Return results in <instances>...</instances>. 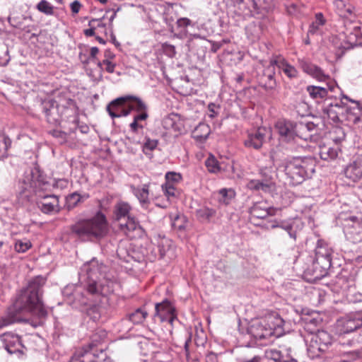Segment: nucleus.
<instances>
[{
  "label": "nucleus",
  "instance_id": "obj_62",
  "mask_svg": "<svg viewBox=\"0 0 362 362\" xmlns=\"http://www.w3.org/2000/svg\"><path fill=\"white\" fill-rule=\"evenodd\" d=\"M272 228H282L283 229H284L286 231H291L292 230V226L291 225H286V226H281V225H279L276 221H274V223H272V225L271 226Z\"/></svg>",
  "mask_w": 362,
  "mask_h": 362
},
{
  "label": "nucleus",
  "instance_id": "obj_35",
  "mask_svg": "<svg viewBox=\"0 0 362 362\" xmlns=\"http://www.w3.org/2000/svg\"><path fill=\"white\" fill-rule=\"evenodd\" d=\"M247 186L250 189L252 190H262L264 192H269L273 189L274 184L269 179H267L264 181L252 180L248 182Z\"/></svg>",
  "mask_w": 362,
  "mask_h": 362
},
{
  "label": "nucleus",
  "instance_id": "obj_37",
  "mask_svg": "<svg viewBox=\"0 0 362 362\" xmlns=\"http://www.w3.org/2000/svg\"><path fill=\"white\" fill-rule=\"evenodd\" d=\"M267 356L275 362H297L288 354H284L281 351L276 349L269 350L267 351Z\"/></svg>",
  "mask_w": 362,
  "mask_h": 362
},
{
  "label": "nucleus",
  "instance_id": "obj_1",
  "mask_svg": "<svg viewBox=\"0 0 362 362\" xmlns=\"http://www.w3.org/2000/svg\"><path fill=\"white\" fill-rule=\"evenodd\" d=\"M45 282L44 277L36 276L20 291L6 316L0 319V329L13 323L25 321L21 315H30L33 317L30 324L35 327L44 324L47 316V310L42 300Z\"/></svg>",
  "mask_w": 362,
  "mask_h": 362
},
{
  "label": "nucleus",
  "instance_id": "obj_21",
  "mask_svg": "<svg viewBox=\"0 0 362 362\" xmlns=\"http://www.w3.org/2000/svg\"><path fill=\"white\" fill-rule=\"evenodd\" d=\"M120 230L130 238H134L142 232L139 221L133 216H128L124 222L119 223Z\"/></svg>",
  "mask_w": 362,
  "mask_h": 362
},
{
  "label": "nucleus",
  "instance_id": "obj_48",
  "mask_svg": "<svg viewBox=\"0 0 362 362\" xmlns=\"http://www.w3.org/2000/svg\"><path fill=\"white\" fill-rule=\"evenodd\" d=\"M158 146V141L156 139H147L143 145V152L149 158L151 157V151Z\"/></svg>",
  "mask_w": 362,
  "mask_h": 362
},
{
  "label": "nucleus",
  "instance_id": "obj_22",
  "mask_svg": "<svg viewBox=\"0 0 362 362\" xmlns=\"http://www.w3.org/2000/svg\"><path fill=\"white\" fill-rule=\"evenodd\" d=\"M344 232L349 239L353 241L358 240L356 235H360L361 232V225L359 220L356 216H351L344 221Z\"/></svg>",
  "mask_w": 362,
  "mask_h": 362
},
{
  "label": "nucleus",
  "instance_id": "obj_60",
  "mask_svg": "<svg viewBox=\"0 0 362 362\" xmlns=\"http://www.w3.org/2000/svg\"><path fill=\"white\" fill-rule=\"evenodd\" d=\"M81 7V4L78 0L74 1L71 4V10L73 13H78Z\"/></svg>",
  "mask_w": 362,
  "mask_h": 362
},
{
  "label": "nucleus",
  "instance_id": "obj_2",
  "mask_svg": "<svg viewBox=\"0 0 362 362\" xmlns=\"http://www.w3.org/2000/svg\"><path fill=\"white\" fill-rule=\"evenodd\" d=\"M81 272L87 277V291L91 294L107 296L114 292L116 279L107 266L96 258L85 263Z\"/></svg>",
  "mask_w": 362,
  "mask_h": 362
},
{
  "label": "nucleus",
  "instance_id": "obj_13",
  "mask_svg": "<svg viewBox=\"0 0 362 362\" xmlns=\"http://www.w3.org/2000/svg\"><path fill=\"white\" fill-rule=\"evenodd\" d=\"M250 334L257 340L267 339L274 334L273 327L266 320L253 322L249 328Z\"/></svg>",
  "mask_w": 362,
  "mask_h": 362
},
{
  "label": "nucleus",
  "instance_id": "obj_18",
  "mask_svg": "<svg viewBox=\"0 0 362 362\" xmlns=\"http://www.w3.org/2000/svg\"><path fill=\"white\" fill-rule=\"evenodd\" d=\"M344 333H349L362 327V312L349 315L339 321Z\"/></svg>",
  "mask_w": 362,
  "mask_h": 362
},
{
  "label": "nucleus",
  "instance_id": "obj_56",
  "mask_svg": "<svg viewBox=\"0 0 362 362\" xmlns=\"http://www.w3.org/2000/svg\"><path fill=\"white\" fill-rule=\"evenodd\" d=\"M163 50L165 54L171 58L174 57L176 54L175 47L168 43H165L163 45Z\"/></svg>",
  "mask_w": 362,
  "mask_h": 362
},
{
  "label": "nucleus",
  "instance_id": "obj_14",
  "mask_svg": "<svg viewBox=\"0 0 362 362\" xmlns=\"http://www.w3.org/2000/svg\"><path fill=\"white\" fill-rule=\"evenodd\" d=\"M129 97H120L112 100L107 106V111L112 118L125 117L129 115L127 106Z\"/></svg>",
  "mask_w": 362,
  "mask_h": 362
},
{
  "label": "nucleus",
  "instance_id": "obj_33",
  "mask_svg": "<svg viewBox=\"0 0 362 362\" xmlns=\"http://www.w3.org/2000/svg\"><path fill=\"white\" fill-rule=\"evenodd\" d=\"M132 209L131 206L125 202H119L115 206L114 215L117 221H121L122 218H127Z\"/></svg>",
  "mask_w": 362,
  "mask_h": 362
},
{
  "label": "nucleus",
  "instance_id": "obj_20",
  "mask_svg": "<svg viewBox=\"0 0 362 362\" xmlns=\"http://www.w3.org/2000/svg\"><path fill=\"white\" fill-rule=\"evenodd\" d=\"M276 211V208L269 206L265 202H256L249 209L251 218L261 219L265 218L268 216H274Z\"/></svg>",
  "mask_w": 362,
  "mask_h": 362
},
{
  "label": "nucleus",
  "instance_id": "obj_32",
  "mask_svg": "<svg viewBox=\"0 0 362 362\" xmlns=\"http://www.w3.org/2000/svg\"><path fill=\"white\" fill-rule=\"evenodd\" d=\"M88 193L79 194L76 192L68 195L66 199V204L68 210L75 208L79 203L83 202L89 198Z\"/></svg>",
  "mask_w": 362,
  "mask_h": 362
},
{
  "label": "nucleus",
  "instance_id": "obj_53",
  "mask_svg": "<svg viewBox=\"0 0 362 362\" xmlns=\"http://www.w3.org/2000/svg\"><path fill=\"white\" fill-rule=\"evenodd\" d=\"M165 182L177 184L182 180V175L175 172H168L165 174Z\"/></svg>",
  "mask_w": 362,
  "mask_h": 362
},
{
  "label": "nucleus",
  "instance_id": "obj_25",
  "mask_svg": "<svg viewBox=\"0 0 362 362\" xmlns=\"http://www.w3.org/2000/svg\"><path fill=\"white\" fill-rule=\"evenodd\" d=\"M276 66V64L273 63L272 58L270 60L269 64L264 70L262 81L264 82V86L267 89H273L276 86V83L274 78Z\"/></svg>",
  "mask_w": 362,
  "mask_h": 362
},
{
  "label": "nucleus",
  "instance_id": "obj_40",
  "mask_svg": "<svg viewBox=\"0 0 362 362\" xmlns=\"http://www.w3.org/2000/svg\"><path fill=\"white\" fill-rule=\"evenodd\" d=\"M343 34L351 44H362V26H356L349 34L342 31Z\"/></svg>",
  "mask_w": 362,
  "mask_h": 362
},
{
  "label": "nucleus",
  "instance_id": "obj_7",
  "mask_svg": "<svg viewBox=\"0 0 362 362\" xmlns=\"http://www.w3.org/2000/svg\"><path fill=\"white\" fill-rule=\"evenodd\" d=\"M50 185L45 181L40 180H32L29 189L25 187L20 192V199L23 202H33L48 195L46 191L49 188Z\"/></svg>",
  "mask_w": 362,
  "mask_h": 362
},
{
  "label": "nucleus",
  "instance_id": "obj_44",
  "mask_svg": "<svg viewBox=\"0 0 362 362\" xmlns=\"http://www.w3.org/2000/svg\"><path fill=\"white\" fill-rule=\"evenodd\" d=\"M246 33L252 40L259 38L262 32L261 24H248L245 28Z\"/></svg>",
  "mask_w": 362,
  "mask_h": 362
},
{
  "label": "nucleus",
  "instance_id": "obj_41",
  "mask_svg": "<svg viewBox=\"0 0 362 362\" xmlns=\"http://www.w3.org/2000/svg\"><path fill=\"white\" fill-rule=\"evenodd\" d=\"M235 192L232 189H221L218 191V200L220 203L228 204L235 197Z\"/></svg>",
  "mask_w": 362,
  "mask_h": 362
},
{
  "label": "nucleus",
  "instance_id": "obj_12",
  "mask_svg": "<svg viewBox=\"0 0 362 362\" xmlns=\"http://www.w3.org/2000/svg\"><path fill=\"white\" fill-rule=\"evenodd\" d=\"M154 317H159L161 322H168L172 325L173 321L177 319L175 308L168 300L156 303Z\"/></svg>",
  "mask_w": 362,
  "mask_h": 362
},
{
  "label": "nucleus",
  "instance_id": "obj_46",
  "mask_svg": "<svg viewBox=\"0 0 362 362\" xmlns=\"http://www.w3.org/2000/svg\"><path fill=\"white\" fill-rule=\"evenodd\" d=\"M176 184L167 183L162 185V189L165 196L168 198L175 197L179 194V190L175 186Z\"/></svg>",
  "mask_w": 362,
  "mask_h": 362
},
{
  "label": "nucleus",
  "instance_id": "obj_8",
  "mask_svg": "<svg viewBox=\"0 0 362 362\" xmlns=\"http://www.w3.org/2000/svg\"><path fill=\"white\" fill-rule=\"evenodd\" d=\"M70 362H110L107 354L102 349L95 348V344H90L88 349L76 352Z\"/></svg>",
  "mask_w": 362,
  "mask_h": 362
},
{
  "label": "nucleus",
  "instance_id": "obj_4",
  "mask_svg": "<svg viewBox=\"0 0 362 362\" xmlns=\"http://www.w3.org/2000/svg\"><path fill=\"white\" fill-rule=\"evenodd\" d=\"M298 63L299 66L305 73L309 74L317 80L320 81H325L327 80L329 81L326 83L325 86H307L306 91L312 99L316 100L317 102H320L327 96L329 90L333 91L337 87V83L334 81H330L329 76L325 74L320 67L315 66L305 59H298Z\"/></svg>",
  "mask_w": 362,
  "mask_h": 362
},
{
  "label": "nucleus",
  "instance_id": "obj_15",
  "mask_svg": "<svg viewBox=\"0 0 362 362\" xmlns=\"http://www.w3.org/2000/svg\"><path fill=\"white\" fill-rule=\"evenodd\" d=\"M345 104L343 101L334 103L326 102L322 107V112L334 122L343 120Z\"/></svg>",
  "mask_w": 362,
  "mask_h": 362
},
{
  "label": "nucleus",
  "instance_id": "obj_61",
  "mask_svg": "<svg viewBox=\"0 0 362 362\" xmlns=\"http://www.w3.org/2000/svg\"><path fill=\"white\" fill-rule=\"evenodd\" d=\"M130 128L133 132H136L139 128H143V125L139 124V122L134 118L133 122L130 124Z\"/></svg>",
  "mask_w": 362,
  "mask_h": 362
},
{
  "label": "nucleus",
  "instance_id": "obj_59",
  "mask_svg": "<svg viewBox=\"0 0 362 362\" xmlns=\"http://www.w3.org/2000/svg\"><path fill=\"white\" fill-rule=\"evenodd\" d=\"M218 107L216 106L215 104L214 103H210L209 105H208V110H209V116L211 117V118H214V117H216L217 115V112L216 111V109H218Z\"/></svg>",
  "mask_w": 362,
  "mask_h": 362
},
{
  "label": "nucleus",
  "instance_id": "obj_17",
  "mask_svg": "<svg viewBox=\"0 0 362 362\" xmlns=\"http://www.w3.org/2000/svg\"><path fill=\"white\" fill-rule=\"evenodd\" d=\"M5 349L10 354L22 353L23 345L18 335L6 332L0 336Z\"/></svg>",
  "mask_w": 362,
  "mask_h": 362
},
{
  "label": "nucleus",
  "instance_id": "obj_28",
  "mask_svg": "<svg viewBox=\"0 0 362 362\" xmlns=\"http://www.w3.org/2000/svg\"><path fill=\"white\" fill-rule=\"evenodd\" d=\"M131 188L133 194L138 199L141 206L143 207H146L150 202L148 198L149 184H144L138 187L132 186Z\"/></svg>",
  "mask_w": 362,
  "mask_h": 362
},
{
  "label": "nucleus",
  "instance_id": "obj_42",
  "mask_svg": "<svg viewBox=\"0 0 362 362\" xmlns=\"http://www.w3.org/2000/svg\"><path fill=\"white\" fill-rule=\"evenodd\" d=\"M334 6L336 8L337 12L339 16L343 18H347L351 13L350 7L346 8V4L343 0H335Z\"/></svg>",
  "mask_w": 362,
  "mask_h": 362
},
{
  "label": "nucleus",
  "instance_id": "obj_26",
  "mask_svg": "<svg viewBox=\"0 0 362 362\" xmlns=\"http://www.w3.org/2000/svg\"><path fill=\"white\" fill-rule=\"evenodd\" d=\"M163 127L173 131L175 134H181L184 130V126L180 117L177 115H170L163 121Z\"/></svg>",
  "mask_w": 362,
  "mask_h": 362
},
{
  "label": "nucleus",
  "instance_id": "obj_16",
  "mask_svg": "<svg viewBox=\"0 0 362 362\" xmlns=\"http://www.w3.org/2000/svg\"><path fill=\"white\" fill-rule=\"evenodd\" d=\"M267 129L259 127L255 131L247 132V138L244 140V145L247 148L259 150L262 148L265 139Z\"/></svg>",
  "mask_w": 362,
  "mask_h": 362
},
{
  "label": "nucleus",
  "instance_id": "obj_51",
  "mask_svg": "<svg viewBox=\"0 0 362 362\" xmlns=\"http://www.w3.org/2000/svg\"><path fill=\"white\" fill-rule=\"evenodd\" d=\"M206 166L208 170L211 173H217L220 170V167L218 161L215 159L214 157H209L206 162Z\"/></svg>",
  "mask_w": 362,
  "mask_h": 362
},
{
  "label": "nucleus",
  "instance_id": "obj_47",
  "mask_svg": "<svg viewBox=\"0 0 362 362\" xmlns=\"http://www.w3.org/2000/svg\"><path fill=\"white\" fill-rule=\"evenodd\" d=\"M345 136L346 134L344 130L341 127H334L332 132L330 133L331 139L337 145L344 141L345 139Z\"/></svg>",
  "mask_w": 362,
  "mask_h": 362
},
{
  "label": "nucleus",
  "instance_id": "obj_3",
  "mask_svg": "<svg viewBox=\"0 0 362 362\" xmlns=\"http://www.w3.org/2000/svg\"><path fill=\"white\" fill-rule=\"evenodd\" d=\"M71 234L82 241L98 242L109 233V223L106 216L98 211L90 217L77 218L71 225Z\"/></svg>",
  "mask_w": 362,
  "mask_h": 362
},
{
  "label": "nucleus",
  "instance_id": "obj_49",
  "mask_svg": "<svg viewBox=\"0 0 362 362\" xmlns=\"http://www.w3.org/2000/svg\"><path fill=\"white\" fill-rule=\"evenodd\" d=\"M32 246V244L30 240L24 239V240H16L14 249L18 252H25L28 251Z\"/></svg>",
  "mask_w": 362,
  "mask_h": 362
},
{
  "label": "nucleus",
  "instance_id": "obj_23",
  "mask_svg": "<svg viewBox=\"0 0 362 362\" xmlns=\"http://www.w3.org/2000/svg\"><path fill=\"white\" fill-rule=\"evenodd\" d=\"M350 101L354 103V105L352 107L345 105L343 119L356 124L362 122V107L359 106L358 103L352 100H350Z\"/></svg>",
  "mask_w": 362,
  "mask_h": 362
},
{
  "label": "nucleus",
  "instance_id": "obj_55",
  "mask_svg": "<svg viewBox=\"0 0 362 362\" xmlns=\"http://www.w3.org/2000/svg\"><path fill=\"white\" fill-rule=\"evenodd\" d=\"M87 315L93 320L96 321L100 317L99 308L96 305H91L87 309Z\"/></svg>",
  "mask_w": 362,
  "mask_h": 362
},
{
  "label": "nucleus",
  "instance_id": "obj_43",
  "mask_svg": "<svg viewBox=\"0 0 362 362\" xmlns=\"http://www.w3.org/2000/svg\"><path fill=\"white\" fill-rule=\"evenodd\" d=\"M193 24H170V30L175 36L182 38L187 36V27Z\"/></svg>",
  "mask_w": 362,
  "mask_h": 362
},
{
  "label": "nucleus",
  "instance_id": "obj_54",
  "mask_svg": "<svg viewBox=\"0 0 362 362\" xmlns=\"http://www.w3.org/2000/svg\"><path fill=\"white\" fill-rule=\"evenodd\" d=\"M105 66V71L110 74H112L115 71V69L116 66V64L115 63H112L109 59H103L102 62H99L98 64V66L100 68H102V66Z\"/></svg>",
  "mask_w": 362,
  "mask_h": 362
},
{
  "label": "nucleus",
  "instance_id": "obj_58",
  "mask_svg": "<svg viewBox=\"0 0 362 362\" xmlns=\"http://www.w3.org/2000/svg\"><path fill=\"white\" fill-rule=\"evenodd\" d=\"M320 24H310L308 30V37L317 33L320 30Z\"/></svg>",
  "mask_w": 362,
  "mask_h": 362
},
{
  "label": "nucleus",
  "instance_id": "obj_11",
  "mask_svg": "<svg viewBox=\"0 0 362 362\" xmlns=\"http://www.w3.org/2000/svg\"><path fill=\"white\" fill-rule=\"evenodd\" d=\"M154 247L151 250L154 259H161L165 256L171 258L173 256V245L170 239L161 235H158L154 239Z\"/></svg>",
  "mask_w": 362,
  "mask_h": 362
},
{
  "label": "nucleus",
  "instance_id": "obj_34",
  "mask_svg": "<svg viewBox=\"0 0 362 362\" xmlns=\"http://www.w3.org/2000/svg\"><path fill=\"white\" fill-rule=\"evenodd\" d=\"M294 126L295 123L290 121H279L276 124L279 133L288 138H294Z\"/></svg>",
  "mask_w": 362,
  "mask_h": 362
},
{
  "label": "nucleus",
  "instance_id": "obj_5",
  "mask_svg": "<svg viewBox=\"0 0 362 362\" xmlns=\"http://www.w3.org/2000/svg\"><path fill=\"white\" fill-rule=\"evenodd\" d=\"M315 160L311 157H296L287 161L284 171L290 184L297 185L310 177L315 172Z\"/></svg>",
  "mask_w": 362,
  "mask_h": 362
},
{
  "label": "nucleus",
  "instance_id": "obj_31",
  "mask_svg": "<svg viewBox=\"0 0 362 362\" xmlns=\"http://www.w3.org/2000/svg\"><path fill=\"white\" fill-rule=\"evenodd\" d=\"M339 151V148L338 146L334 147L324 144L320 146L319 155L322 160H332L337 157Z\"/></svg>",
  "mask_w": 362,
  "mask_h": 362
},
{
  "label": "nucleus",
  "instance_id": "obj_10",
  "mask_svg": "<svg viewBox=\"0 0 362 362\" xmlns=\"http://www.w3.org/2000/svg\"><path fill=\"white\" fill-rule=\"evenodd\" d=\"M332 250L327 243L319 240L315 247V264L319 266L323 270H327L331 267Z\"/></svg>",
  "mask_w": 362,
  "mask_h": 362
},
{
  "label": "nucleus",
  "instance_id": "obj_63",
  "mask_svg": "<svg viewBox=\"0 0 362 362\" xmlns=\"http://www.w3.org/2000/svg\"><path fill=\"white\" fill-rule=\"evenodd\" d=\"M74 288L75 286L74 285L66 286L63 290V294L66 296L74 295L72 292L74 290Z\"/></svg>",
  "mask_w": 362,
  "mask_h": 362
},
{
  "label": "nucleus",
  "instance_id": "obj_19",
  "mask_svg": "<svg viewBox=\"0 0 362 362\" xmlns=\"http://www.w3.org/2000/svg\"><path fill=\"white\" fill-rule=\"evenodd\" d=\"M38 208L44 214H56L60 210L59 198L56 195H47L35 201Z\"/></svg>",
  "mask_w": 362,
  "mask_h": 362
},
{
  "label": "nucleus",
  "instance_id": "obj_30",
  "mask_svg": "<svg viewBox=\"0 0 362 362\" xmlns=\"http://www.w3.org/2000/svg\"><path fill=\"white\" fill-rule=\"evenodd\" d=\"M216 214L215 209L206 206H202L195 211L197 218L202 223H210Z\"/></svg>",
  "mask_w": 362,
  "mask_h": 362
},
{
  "label": "nucleus",
  "instance_id": "obj_36",
  "mask_svg": "<svg viewBox=\"0 0 362 362\" xmlns=\"http://www.w3.org/2000/svg\"><path fill=\"white\" fill-rule=\"evenodd\" d=\"M210 133L209 125L206 123H199L192 132V136L197 141H202L208 138Z\"/></svg>",
  "mask_w": 362,
  "mask_h": 362
},
{
  "label": "nucleus",
  "instance_id": "obj_38",
  "mask_svg": "<svg viewBox=\"0 0 362 362\" xmlns=\"http://www.w3.org/2000/svg\"><path fill=\"white\" fill-rule=\"evenodd\" d=\"M148 316V312L144 308L136 309L127 315L128 320L134 325L142 324Z\"/></svg>",
  "mask_w": 362,
  "mask_h": 362
},
{
  "label": "nucleus",
  "instance_id": "obj_9",
  "mask_svg": "<svg viewBox=\"0 0 362 362\" xmlns=\"http://www.w3.org/2000/svg\"><path fill=\"white\" fill-rule=\"evenodd\" d=\"M42 109L47 121L52 124H59L64 112L68 111V109L64 105H59L53 100L44 101L42 103Z\"/></svg>",
  "mask_w": 362,
  "mask_h": 362
},
{
  "label": "nucleus",
  "instance_id": "obj_27",
  "mask_svg": "<svg viewBox=\"0 0 362 362\" xmlns=\"http://www.w3.org/2000/svg\"><path fill=\"white\" fill-rule=\"evenodd\" d=\"M273 63L276 64V66L281 70L288 78H293L298 76V71L296 69L288 64L281 57H275L273 58Z\"/></svg>",
  "mask_w": 362,
  "mask_h": 362
},
{
  "label": "nucleus",
  "instance_id": "obj_57",
  "mask_svg": "<svg viewBox=\"0 0 362 362\" xmlns=\"http://www.w3.org/2000/svg\"><path fill=\"white\" fill-rule=\"evenodd\" d=\"M148 117V114L146 110L139 112V114L136 115L134 118L138 122L146 120Z\"/></svg>",
  "mask_w": 362,
  "mask_h": 362
},
{
  "label": "nucleus",
  "instance_id": "obj_29",
  "mask_svg": "<svg viewBox=\"0 0 362 362\" xmlns=\"http://www.w3.org/2000/svg\"><path fill=\"white\" fill-rule=\"evenodd\" d=\"M344 174L347 178L354 182H357L362 179V171L357 158L346 167Z\"/></svg>",
  "mask_w": 362,
  "mask_h": 362
},
{
  "label": "nucleus",
  "instance_id": "obj_64",
  "mask_svg": "<svg viewBox=\"0 0 362 362\" xmlns=\"http://www.w3.org/2000/svg\"><path fill=\"white\" fill-rule=\"evenodd\" d=\"M351 354L353 356V358H362V349L360 350L354 351L351 352Z\"/></svg>",
  "mask_w": 362,
  "mask_h": 362
},
{
  "label": "nucleus",
  "instance_id": "obj_6",
  "mask_svg": "<svg viewBox=\"0 0 362 362\" xmlns=\"http://www.w3.org/2000/svg\"><path fill=\"white\" fill-rule=\"evenodd\" d=\"M308 355L310 358H315L324 352L332 344L331 335L325 330H318L316 333H310L305 338Z\"/></svg>",
  "mask_w": 362,
  "mask_h": 362
},
{
  "label": "nucleus",
  "instance_id": "obj_45",
  "mask_svg": "<svg viewBox=\"0 0 362 362\" xmlns=\"http://www.w3.org/2000/svg\"><path fill=\"white\" fill-rule=\"evenodd\" d=\"M257 13L268 12L273 8L272 0H257L254 3Z\"/></svg>",
  "mask_w": 362,
  "mask_h": 362
},
{
  "label": "nucleus",
  "instance_id": "obj_24",
  "mask_svg": "<svg viewBox=\"0 0 362 362\" xmlns=\"http://www.w3.org/2000/svg\"><path fill=\"white\" fill-rule=\"evenodd\" d=\"M316 126L313 122H298L294 126V136H298L303 140L311 139Z\"/></svg>",
  "mask_w": 362,
  "mask_h": 362
},
{
  "label": "nucleus",
  "instance_id": "obj_52",
  "mask_svg": "<svg viewBox=\"0 0 362 362\" xmlns=\"http://www.w3.org/2000/svg\"><path fill=\"white\" fill-rule=\"evenodd\" d=\"M172 226L177 230H182L185 228V217L184 216L176 215L172 222Z\"/></svg>",
  "mask_w": 362,
  "mask_h": 362
},
{
  "label": "nucleus",
  "instance_id": "obj_39",
  "mask_svg": "<svg viewBox=\"0 0 362 362\" xmlns=\"http://www.w3.org/2000/svg\"><path fill=\"white\" fill-rule=\"evenodd\" d=\"M125 97L130 98L128 99L127 102L129 113L132 110H135L139 112L147 110V105L140 98L132 95H126Z\"/></svg>",
  "mask_w": 362,
  "mask_h": 362
},
{
  "label": "nucleus",
  "instance_id": "obj_50",
  "mask_svg": "<svg viewBox=\"0 0 362 362\" xmlns=\"http://www.w3.org/2000/svg\"><path fill=\"white\" fill-rule=\"evenodd\" d=\"M37 8L46 15H52L54 12V7L46 0L40 1L37 5Z\"/></svg>",
  "mask_w": 362,
  "mask_h": 362
}]
</instances>
